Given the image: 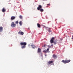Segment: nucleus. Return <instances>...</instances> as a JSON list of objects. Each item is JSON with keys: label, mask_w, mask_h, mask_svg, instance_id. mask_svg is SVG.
Segmentation results:
<instances>
[{"label": "nucleus", "mask_w": 73, "mask_h": 73, "mask_svg": "<svg viewBox=\"0 0 73 73\" xmlns=\"http://www.w3.org/2000/svg\"><path fill=\"white\" fill-rule=\"evenodd\" d=\"M20 44L21 46H22L21 47L22 49H24V48H25L26 47V45H27V42H21Z\"/></svg>", "instance_id": "f257e3e1"}, {"label": "nucleus", "mask_w": 73, "mask_h": 73, "mask_svg": "<svg viewBox=\"0 0 73 73\" xmlns=\"http://www.w3.org/2000/svg\"><path fill=\"white\" fill-rule=\"evenodd\" d=\"M70 61V60H62V62L64 63V64H67Z\"/></svg>", "instance_id": "f03ea898"}, {"label": "nucleus", "mask_w": 73, "mask_h": 73, "mask_svg": "<svg viewBox=\"0 0 73 73\" xmlns=\"http://www.w3.org/2000/svg\"><path fill=\"white\" fill-rule=\"evenodd\" d=\"M11 26L13 28H15L16 27V24H15L14 22H12L11 24Z\"/></svg>", "instance_id": "7ed1b4c3"}, {"label": "nucleus", "mask_w": 73, "mask_h": 73, "mask_svg": "<svg viewBox=\"0 0 73 73\" xmlns=\"http://www.w3.org/2000/svg\"><path fill=\"white\" fill-rule=\"evenodd\" d=\"M54 37H52L50 40V42L51 44H53L54 42Z\"/></svg>", "instance_id": "20e7f679"}, {"label": "nucleus", "mask_w": 73, "mask_h": 73, "mask_svg": "<svg viewBox=\"0 0 73 73\" xmlns=\"http://www.w3.org/2000/svg\"><path fill=\"white\" fill-rule=\"evenodd\" d=\"M46 30H47L48 32H49V33H50L52 32V30H50V28L48 27H46Z\"/></svg>", "instance_id": "39448f33"}, {"label": "nucleus", "mask_w": 73, "mask_h": 73, "mask_svg": "<svg viewBox=\"0 0 73 73\" xmlns=\"http://www.w3.org/2000/svg\"><path fill=\"white\" fill-rule=\"evenodd\" d=\"M42 8V7L41 5H39L38 7L37 8V9H38V11H40V10L41 8Z\"/></svg>", "instance_id": "423d86ee"}, {"label": "nucleus", "mask_w": 73, "mask_h": 73, "mask_svg": "<svg viewBox=\"0 0 73 73\" xmlns=\"http://www.w3.org/2000/svg\"><path fill=\"white\" fill-rule=\"evenodd\" d=\"M38 53H41V49L39 48H38L37 50Z\"/></svg>", "instance_id": "0eeeda50"}, {"label": "nucleus", "mask_w": 73, "mask_h": 73, "mask_svg": "<svg viewBox=\"0 0 73 73\" xmlns=\"http://www.w3.org/2000/svg\"><path fill=\"white\" fill-rule=\"evenodd\" d=\"M16 17L15 16H12L11 17V20H13L15 19Z\"/></svg>", "instance_id": "6e6552de"}, {"label": "nucleus", "mask_w": 73, "mask_h": 73, "mask_svg": "<svg viewBox=\"0 0 73 73\" xmlns=\"http://www.w3.org/2000/svg\"><path fill=\"white\" fill-rule=\"evenodd\" d=\"M49 49L48 48L46 50H43V52H44V53H47V52H48V51H49Z\"/></svg>", "instance_id": "1a4fd4ad"}, {"label": "nucleus", "mask_w": 73, "mask_h": 73, "mask_svg": "<svg viewBox=\"0 0 73 73\" xmlns=\"http://www.w3.org/2000/svg\"><path fill=\"white\" fill-rule=\"evenodd\" d=\"M52 57L54 58H57V55L55 54H53Z\"/></svg>", "instance_id": "9d476101"}, {"label": "nucleus", "mask_w": 73, "mask_h": 73, "mask_svg": "<svg viewBox=\"0 0 73 73\" xmlns=\"http://www.w3.org/2000/svg\"><path fill=\"white\" fill-rule=\"evenodd\" d=\"M3 27H0V32H1L2 31H3Z\"/></svg>", "instance_id": "9b49d317"}, {"label": "nucleus", "mask_w": 73, "mask_h": 73, "mask_svg": "<svg viewBox=\"0 0 73 73\" xmlns=\"http://www.w3.org/2000/svg\"><path fill=\"white\" fill-rule=\"evenodd\" d=\"M31 46L32 47L33 49H35V48H36V46L32 44L31 45Z\"/></svg>", "instance_id": "f8f14e48"}, {"label": "nucleus", "mask_w": 73, "mask_h": 73, "mask_svg": "<svg viewBox=\"0 0 73 73\" xmlns=\"http://www.w3.org/2000/svg\"><path fill=\"white\" fill-rule=\"evenodd\" d=\"M2 12H5V11H6V10L5 9V8H3L2 10Z\"/></svg>", "instance_id": "ddd939ff"}, {"label": "nucleus", "mask_w": 73, "mask_h": 73, "mask_svg": "<svg viewBox=\"0 0 73 73\" xmlns=\"http://www.w3.org/2000/svg\"><path fill=\"white\" fill-rule=\"evenodd\" d=\"M37 26L38 28H40V27L41 25H40V24L37 23Z\"/></svg>", "instance_id": "4468645a"}, {"label": "nucleus", "mask_w": 73, "mask_h": 73, "mask_svg": "<svg viewBox=\"0 0 73 73\" xmlns=\"http://www.w3.org/2000/svg\"><path fill=\"white\" fill-rule=\"evenodd\" d=\"M53 62L50 61L48 62V64H52V63H53Z\"/></svg>", "instance_id": "2eb2a0df"}, {"label": "nucleus", "mask_w": 73, "mask_h": 73, "mask_svg": "<svg viewBox=\"0 0 73 73\" xmlns=\"http://www.w3.org/2000/svg\"><path fill=\"white\" fill-rule=\"evenodd\" d=\"M19 24L20 25H22V21H21L19 22Z\"/></svg>", "instance_id": "dca6fc26"}, {"label": "nucleus", "mask_w": 73, "mask_h": 73, "mask_svg": "<svg viewBox=\"0 0 73 73\" xmlns=\"http://www.w3.org/2000/svg\"><path fill=\"white\" fill-rule=\"evenodd\" d=\"M19 18L21 19H23V16L22 15H20L19 16Z\"/></svg>", "instance_id": "f3484780"}, {"label": "nucleus", "mask_w": 73, "mask_h": 73, "mask_svg": "<svg viewBox=\"0 0 73 73\" xmlns=\"http://www.w3.org/2000/svg\"><path fill=\"white\" fill-rule=\"evenodd\" d=\"M39 11H40L41 12H43V11H44V10L42 9H41Z\"/></svg>", "instance_id": "a211bd4d"}, {"label": "nucleus", "mask_w": 73, "mask_h": 73, "mask_svg": "<svg viewBox=\"0 0 73 73\" xmlns=\"http://www.w3.org/2000/svg\"><path fill=\"white\" fill-rule=\"evenodd\" d=\"M21 31H19V32H18V34H21Z\"/></svg>", "instance_id": "6ab92c4d"}, {"label": "nucleus", "mask_w": 73, "mask_h": 73, "mask_svg": "<svg viewBox=\"0 0 73 73\" xmlns=\"http://www.w3.org/2000/svg\"><path fill=\"white\" fill-rule=\"evenodd\" d=\"M20 34L21 35H24V33L23 32H22Z\"/></svg>", "instance_id": "aec40b11"}, {"label": "nucleus", "mask_w": 73, "mask_h": 73, "mask_svg": "<svg viewBox=\"0 0 73 73\" xmlns=\"http://www.w3.org/2000/svg\"><path fill=\"white\" fill-rule=\"evenodd\" d=\"M15 24H18L19 23V21H16L15 22Z\"/></svg>", "instance_id": "412c9836"}, {"label": "nucleus", "mask_w": 73, "mask_h": 73, "mask_svg": "<svg viewBox=\"0 0 73 73\" xmlns=\"http://www.w3.org/2000/svg\"><path fill=\"white\" fill-rule=\"evenodd\" d=\"M53 43H54V44L55 45H56V44H57V42H54V41Z\"/></svg>", "instance_id": "4be33fe9"}, {"label": "nucleus", "mask_w": 73, "mask_h": 73, "mask_svg": "<svg viewBox=\"0 0 73 73\" xmlns=\"http://www.w3.org/2000/svg\"><path fill=\"white\" fill-rule=\"evenodd\" d=\"M45 45H44L42 46V47H45Z\"/></svg>", "instance_id": "5701e85b"}, {"label": "nucleus", "mask_w": 73, "mask_h": 73, "mask_svg": "<svg viewBox=\"0 0 73 73\" xmlns=\"http://www.w3.org/2000/svg\"><path fill=\"white\" fill-rule=\"evenodd\" d=\"M48 48H50L51 46H48Z\"/></svg>", "instance_id": "b1692460"}, {"label": "nucleus", "mask_w": 73, "mask_h": 73, "mask_svg": "<svg viewBox=\"0 0 73 73\" xmlns=\"http://www.w3.org/2000/svg\"><path fill=\"white\" fill-rule=\"evenodd\" d=\"M47 5H50V4H47Z\"/></svg>", "instance_id": "393cba45"}, {"label": "nucleus", "mask_w": 73, "mask_h": 73, "mask_svg": "<svg viewBox=\"0 0 73 73\" xmlns=\"http://www.w3.org/2000/svg\"><path fill=\"white\" fill-rule=\"evenodd\" d=\"M43 1H46L47 0H42Z\"/></svg>", "instance_id": "a878e982"}, {"label": "nucleus", "mask_w": 73, "mask_h": 73, "mask_svg": "<svg viewBox=\"0 0 73 73\" xmlns=\"http://www.w3.org/2000/svg\"><path fill=\"white\" fill-rule=\"evenodd\" d=\"M53 45L52 44V45H51V46H53Z\"/></svg>", "instance_id": "bb28decb"}]
</instances>
